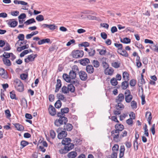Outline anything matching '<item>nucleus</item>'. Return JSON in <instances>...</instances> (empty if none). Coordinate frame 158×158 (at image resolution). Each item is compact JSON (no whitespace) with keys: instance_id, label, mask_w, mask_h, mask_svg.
<instances>
[{"instance_id":"obj_1","label":"nucleus","mask_w":158,"mask_h":158,"mask_svg":"<svg viewBox=\"0 0 158 158\" xmlns=\"http://www.w3.org/2000/svg\"><path fill=\"white\" fill-rule=\"evenodd\" d=\"M71 141V139L69 138H66L62 140L61 143L63 145H64V146L63 148L60 150V153L66 154L74 148V145L73 143H70Z\"/></svg>"},{"instance_id":"obj_2","label":"nucleus","mask_w":158,"mask_h":158,"mask_svg":"<svg viewBox=\"0 0 158 158\" xmlns=\"http://www.w3.org/2000/svg\"><path fill=\"white\" fill-rule=\"evenodd\" d=\"M57 116L59 118L55 121L54 123L56 126L60 127L62 125L65 124L67 122L68 119L64 116L60 115V116H58L57 114Z\"/></svg>"},{"instance_id":"obj_3","label":"nucleus","mask_w":158,"mask_h":158,"mask_svg":"<svg viewBox=\"0 0 158 158\" xmlns=\"http://www.w3.org/2000/svg\"><path fill=\"white\" fill-rule=\"evenodd\" d=\"M14 85L16 90L19 92L24 90V85L21 81L19 79H16L14 81Z\"/></svg>"},{"instance_id":"obj_4","label":"nucleus","mask_w":158,"mask_h":158,"mask_svg":"<svg viewBox=\"0 0 158 158\" xmlns=\"http://www.w3.org/2000/svg\"><path fill=\"white\" fill-rule=\"evenodd\" d=\"M79 71L78 66L76 65H74L70 71L69 75L71 79H75L76 77V72Z\"/></svg>"},{"instance_id":"obj_5","label":"nucleus","mask_w":158,"mask_h":158,"mask_svg":"<svg viewBox=\"0 0 158 158\" xmlns=\"http://www.w3.org/2000/svg\"><path fill=\"white\" fill-rule=\"evenodd\" d=\"M84 54L83 51L77 50L73 51L72 52V55L73 58H77L82 57Z\"/></svg>"},{"instance_id":"obj_6","label":"nucleus","mask_w":158,"mask_h":158,"mask_svg":"<svg viewBox=\"0 0 158 158\" xmlns=\"http://www.w3.org/2000/svg\"><path fill=\"white\" fill-rule=\"evenodd\" d=\"M111 136L113 139L116 142L118 141V139L119 136V132L116 129H114L111 132Z\"/></svg>"},{"instance_id":"obj_7","label":"nucleus","mask_w":158,"mask_h":158,"mask_svg":"<svg viewBox=\"0 0 158 158\" xmlns=\"http://www.w3.org/2000/svg\"><path fill=\"white\" fill-rule=\"evenodd\" d=\"M79 74L80 79L82 81H85L87 78V73L84 71H81L79 72Z\"/></svg>"},{"instance_id":"obj_8","label":"nucleus","mask_w":158,"mask_h":158,"mask_svg":"<svg viewBox=\"0 0 158 158\" xmlns=\"http://www.w3.org/2000/svg\"><path fill=\"white\" fill-rule=\"evenodd\" d=\"M69 111V109L68 107H65L61 109L60 112H58L57 114L58 116H60V115L65 116L64 114L67 113Z\"/></svg>"},{"instance_id":"obj_9","label":"nucleus","mask_w":158,"mask_h":158,"mask_svg":"<svg viewBox=\"0 0 158 158\" xmlns=\"http://www.w3.org/2000/svg\"><path fill=\"white\" fill-rule=\"evenodd\" d=\"M135 136V139L134 141V146L135 150H137L138 148L137 139L139 138V135L138 133V132L137 131H136Z\"/></svg>"},{"instance_id":"obj_10","label":"nucleus","mask_w":158,"mask_h":158,"mask_svg":"<svg viewBox=\"0 0 158 158\" xmlns=\"http://www.w3.org/2000/svg\"><path fill=\"white\" fill-rule=\"evenodd\" d=\"M48 111L49 114L52 116H54L56 114V109L51 105L49 106Z\"/></svg>"},{"instance_id":"obj_11","label":"nucleus","mask_w":158,"mask_h":158,"mask_svg":"<svg viewBox=\"0 0 158 158\" xmlns=\"http://www.w3.org/2000/svg\"><path fill=\"white\" fill-rule=\"evenodd\" d=\"M145 82L144 79L143 78V73L141 74V78L138 81V85L139 87H140L141 89L142 90V91H143V84H145Z\"/></svg>"},{"instance_id":"obj_12","label":"nucleus","mask_w":158,"mask_h":158,"mask_svg":"<svg viewBox=\"0 0 158 158\" xmlns=\"http://www.w3.org/2000/svg\"><path fill=\"white\" fill-rule=\"evenodd\" d=\"M86 72L89 74H91L94 71V69L93 65L91 64L88 65L86 67Z\"/></svg>"},{"instance_id":"obj_13","label":"nucleus","mask_w":158,"mask_h":158,"mask_svg":"<svg viewBox=\"0 0 158 158\" xmlns=\"http://www.w3.org/2000/svg\"><path fill=\"white\" fill-rule=\"evenodd\" d=\"M67 135V132L64 131H62L60 132H59L57 136V137L59 139H61L66 137Z\"/></svg>"},{"instance_id":"obj_14","label":"nucleus","mask_w":158,"mask_h":158,"mask_svg":"<svg viewBox=\"0 0 158 158\" xmlns=\"http://www.w3.org/2000/svg\"><path fill=\"white\" fill-rule=\"evenodd\" d=\"M61 81L60 79H58L57 80V83L56 86V89L55 90V93L58 92L61 86Z\"/></svg>"},{"instance_id":"obj_15","label":"nucleus","mask_w":158,"mask_h":158,"mask_svg":"<svg viewBox=\"0 0 158 158\" xmlns=\"http://www.w3.org/2000/svg\"><path fill=\"white\" fill-rule=\"evenodd\" d=\"M124 99V96L123 94L121 93L118 94L115 99V102L118 103V102H123Z\"/></svg>"},{"instance_id":"obj_16","label":"nucleus","mask_w":158,"mask_h":158,"mask_svg":"<svg viewBox=\"0 0 158 158\" xmlns=\"http://www.w3.org/2000/svg\"><path fill=\"white\" fill-rule=\"evenodd\" d=\"M14 20V19H10L8 23V25L11 27H15L17 26L18 24V22L17 21L12 20Z\"/></svg>"},{"instance_id":"obj_17","label":"nucleus","mask_w":158,"mask_h":158,"mask_svg":"<svg viewBox=\"0 0 158 158\" xmlns=\"http://www.w3.org/2000/svg\"><path fill=\"white\" fill-rule=\"evenodd\" d=\"M64 126V130L65 131H71L73 129V126L70 123L65 124Z\"/></svg>"},{"instance_id":"obj_18","label":"nucleus","mask_w":158,"mask_h":158,"mask_svg":"<svg viewBox=\"0 0 158 158\" xmlns=\"http://www.w3.org/2000/svg\"><path fill=\"white\" fill-rule=\"evenodd\" d=\"M89 63V60L87 58H85L81 59L80 60V64L83 65H86L87 64Z\"/></svg>"},{"instance_id":"obj_19","label":"nucleus","mask_w":158,"mask_h":158,"mask_svg":"<svg viewBox=\"0 0 158 158\" xmlns=\"http://www.w3.org/2000/svg\"><path fill=\"white\" fill-rule=\"evenodd\" d=\"M118 53L121 55L125 57H128L129 56L128 53L126 51L122 48V50L118 51Z\"/></svg>"},{"instance_id":"obj_20","label":"nucleus","mask_w":158,"mask_h":158,"mask_svg":"<svg viewBox=\"0 0 158 158\" xmlns=\"http://www.w3.org/2000/svg\"><path fill=\"white\" fill-rule=\"evenodd\" d=\"M115 128L116 130L120 132L124 129V127L122 124L117 123L115 126Z\"/></svg>"},{"instance_id":"obj_21","label":"nucleus","mask_w":158,"mask_h":158,"mask_svg":"<svg viewBox=\"0 0 158 158\" xmlns=\"http://www.w3.org/2000/svg\"><path fill=\"white\" fill-rule=\"evenodd\" d=\"M121 86L123 89H126L129 86V83L128 81H126L123 82L121 84Z\"/></svg>"},{"instance_id":"obj_22","label":"nucleus","mask_w":158,"mask_h":158,"mask_svg":"<svg viewBox=\"0 0 158 158\" xmlns=\"http://www.w3.org/2000/svg\"><path fill=\"white\" fill-rule=\"evenodd\" d=\"M125 150V149L124 146H121L120 147V153L119 155V158H121L123 157L124 155Z\"/></svg>"},{"instance_id":"obj_23","label":"nucleus","mask_w":158,"mask_h":158,"mask_svg":"<svg viewBox=\"0 0 158 158\" xmlns=\"http://www.w3.org/2000/svg\"><path fill=\"white\" fill-rule=\"evenodd\" d=\"M63 79L67 82H71V79L69 76L66 73H64L62 76Z\"/></svg>"},{"instance_id":"obj_24","label":"nucleus","mask_w":158,"mask_h":158,"mask_svg":"<svg viewBox=\"0 0 158 158\" xmlns=\"http://www.w3.org/2000/svg\"><path fill=\"white\" fill-rule=\"evenodd\" d=\"M14 125L17 129L18 131H22L24 129L23 126L19 123H15Z\"/></svg>"},{"instance_id":"obj_25","label":"nucleus","mask_w":158,"mask_h":158,"mask_svg":"<svg viewBox=\"0 0 158 158\" xmlns=\"http://www.w3.org/2000/svg\"><path fill=\"white\" fill-rule=\"evenodd\" d=\"M50 41V40L49 39L46 38L43 39L39 41L38 42V44L39 45H40L45 43H49Z\"/></svg>"},{"instance_id":"obj_26","label":"nucleus","mask_w":158,"mask_h":158,"mask_svg":"<svg viewBox=\"0 0 158 158\" xmlns=\"http://www.w3.org/2000/svg\"><path fill=\"white\" fill-rule=\"evenodd\" d=\"M114 70L112 68H107L105 69V73L106 75H111L113 74Z\"/></svg>"},{"instance_id":"obj_27","label":"nucleus","mask_w":158,"mask_h":158,"mask_svg":"<svg viewBox=\"0 0 158 158\" xmlns=\"http://www.w3.org/2000/svg\"><path fill=\"white\" fill-rule=\"evenodd\" d=\"M57 97L58 99V100L63 101L64 102H65L66 101V98L63 95L60 94H57Z\"/></svg>"},{"instance_id":"obj_28","label":"nucleus","mask_w":158,"mask_h":158,"mask_svg":"<svg viewBox=\"0 0 158 158\" xmlns=\"http://www.w3.org/2000/svg\"><path fill=\"white\" fill-rule=\"evenodd\" d=\"M123 78L124 81H128L129 80V76L128 73L127 72H124L123 74Z\"/></svg>"},{"instance_id":"obj_29","label":"nucleus","mask_w":158,"mask_h":158,"mask_svg":"<svg viewBox=\"0 0 158 158\" xmlns=\"http://www.w3.org/2000/svg\"><path fill=\"white\" fill-rule=\"evenodd\" d=\"M2 60L4 64L6 65L10 66L11 65V63L10 60L6 58H2Z\"/></svg>"},{"instance_id":"obj_30","label":"nucleus","mask_w":158,"mask_h":158,"mask_svg":"<svg viewBox=\"0 0 158 158\" xmlns=\"http://www.w3.org/2000/svg\"><path fill=\"white\" fill-rule=\"evenodd\" d=\"M118 105H116L115 107L117 110H121L122 109H123L124 106V105L121 103V102H118Z\"/></svg>"},{"instance_id":"obj_31","label":"nucleus","mask_w":158,"mask_h":158,"mask_svg":"<svg viewBox=\"0 0 158 158\" xmlns=\"http://www.w3.org/2000/svg\"><path fill=\"white\" fill-rule=\"evenodd\" d=\"M0 75L2 76V77L6 78L7 77V76L5 73V70L2 68H0Z\"/></svg>"},{"instance_id":"obj_32","label":"nucleus","mask_w":158,"mask_h":158,"mask_svg":"<svg viewBox=\"0 0 158 158\" xmlns=\"http://www.w3.org/2000/svg\"><path fill=\"white\" fill-rule=\"evenodd\" d=\"M120 41L121 42L126 44H128L131 43V40L128 38L125 37L123 39H121Z\"/></svg>"},{"instance_id":"obj_33","label":"nucleus","mask_w":158,"mask_h":158,"mask_svg":"<svg viewBox=\"0 0 158 158\" xmlns=\"http://www.w3.org/2000/svg\"><path fill=\"white\" fill-rule=\"evenodd\" d=\"M77 156V153L75 152H72L68 154V156L69 158H74Z\"/></svg>"},{"instance_id":"obj_34","label":"nucleus","mask_w":158,"mask_h":158,"mask_svg":"<svg viewBox=\"0 0 158 158\" xmlns=\"http://www.w3.org/2000/svg\"><path fill=\"white\" fill-rule=\"evenodd\" d=\"M14 3L15 4H21L22 5H27L28 4L27 3L23 1H19L17 0H15L14 1Z\"/></svg>"},{"instance_id":"obj_35","label":"nucleus","mask_w":158,"mask_h":158,"mask_svg":"<svg viewBox=\"0 0 158 158\" xmlns=\"http://www.w3.org/2000/svg\"><path fill=\"white\" fill-rule=\"evenodd\" d=\"M22 105L24 108H27V102L26 99L24 98L22 99L21 101Z\"/></svg>"},{"instance_id":"obj_36","label":"nucleus","mask_w":158,"mask_h":158,"mask_svg":"<svg viewBox=\"0 0 158 158\" xmlns=\"http://www.w3.org/2000/svg\"><path fill=\"white\" fill-rule=\"evenodd\" d=\"M61 90L62 93L64 94H67L69 93L68 86L67 87L65 86H63L61 89Z\"/></svg>"},{"instance_id":"obj_37","label":"nucleus","mask_w":158,"mask_h":158,"mask_svg":"<svg viewBox=\"0 0 158 158\" xmlns=\"http://www.w3.org/2000/svg\"><path fill=\"white\" fill-rule=\"evenodd\" d=\"M91 63L95 68H97L99 66V62L97 60H94L92 61Z\"/></svg>"},{"instance_id":"obj_38","label":"nucleus","mask_w":158,"mask_h":158,"mask_svg":"<svg viewBox=\"0 0 158 158\" xmlns=\"http://www.w3.org/2000/svg\"><path fill=\"white\" fill-rule=\"evenodd\" d=\"M68 90L71 93L74 92L75 91V88L72 84H69L68 85Z\"/></svg>"},{"instance_id":"obj_39","label":"nucleus","mask_w":158,"mask_h":158,"mask_svg":"<svg viewBox=\"0 0 158 158\" xmlns=\"http://www.w3.org/2000/svg\"><path fill=\"white\" fill-rule=\"evenodd\" d=\"M35 21L34 18H31L29 19L24 22V24H26L27 25H28L30 24L35 23Z\"/></svg>"},{"instance_id":"obj_40","label":"nucleus","mask_w":158,"mask_h":158,"mask_svg":"<svg viewBox=\"0 0 158 158\" xmlns=\"http://www.w3.org/2000/svg\"><path fill=\"white\" fill-rule=\"evenodd\" d=\"M110 83L112 85L115 86L117 85L118 82L117 80L115 78L113 77L111 79Z\"/></svg>"},{"instance_id":"obj_41","label":"nucleus","mask_w":158,"mask_h":158,"mask_svg":"<svg viewBox=\"0 0 158 158\" xmlns=\"http://www.w3.org/2000/svg\"><path fill=\"white\" fill-rule=\"evenodd\" d=\"M37 56V55L35 54L34 55V54H32L31 55H30L28 56L27 57L28 58V59H29L30 61H34V60L35 58Z\"/></svg>"},{"instance_id":"obj_42","label":"nucleus","mask_w":158,"mask_h":158,"mask_svg":"<svg viewBox=\"0 0 158 158\" xmlns=\"http://www.w3.org/2000/svg\"><path fill=\"white\" fill-rule=\"evenodd\" d=\"M119 150V146L117 144H115L114 145V146L112 148V150L113 152H117Z\"/></svg>"},{"instance_id":"obj_43","label":"nucleus","mask_w":158,"mask_h":158,"mask_svg":"<svg viewBox=\"0 0 158 158\" xmlns=\"http://www.w3.org/2000/svg\"><path fill=\"white\" fill-rule=\"evenodd\" d=\"M95 50L93 48H90L89 49L88 54L89 56H93L95 54Z\"/></svg>"},{"instance_id":"obj_44","label":"nucleus","mask_w":158,"mask_h":158,"mask_svg":"<svg viewBox=\"0 0 158 158\" xmlns=\"http://www.w3.org/2000/svg\"><path fill=\"white\" fill-rule=\"evenodd\" d=\"M62 103L60 101L58 100L55 104V106L56 108H60L61 106Z\"/></svg>"},{"instance_id":"obj_45","label":"nucleus","mask_w":158,"mask_h":158,"mask_svg":"<svg viewBox=\"0 0 158 158\" xmlns=\"http://www.w3.org/2000/svg\"><path fill=\"white\" fill-rule=\"evenodd\" d=\"M11 49L10 45L9 43H6L5 44V46L3 48L4 51H9Z\"/></svg>"},{"instance_id":"obj_46","label":"nucleus","mask_w":158,"mask_h":158,"mask_svg":"<svg viewBox=\"0 0 158 158\" xmlns=\"http://www.w3.org/2000/svg\"><path fill=\"white\" fill-rule=\"evenodd\" d=\"M29 144V143L25 140H22L20 144L22 146V147H20L21 148H23L27 145Z\"/></svg>"},{"instance_id":"obj_47","label":"nucleus","mask_w":158,"mask_h":158,"mask_svg":"<svg viewBox=\"0 0 158 158\" xmlns=\"http://www.w3.org/2000/svg\"><path fill=\"white\" fill-rule=\"evenodd\" d=\"M71 84H72L73 86L75 85L76 86H77L79 85V82L78 80H72L71 81V82H70Z\"/></svg>"},{"instance_id":"obj_48","label":"nucleus","mask_w":158,"mask_h":158,"mask_svg":"<svg viewBox=\"0 0 158 158\" xmlns=\"http://www.w3.org/2000/svg\"><path fill=\"white\" fill-rule=\"evenodd\" d=\"M82 142L81 140L80 139L76 138L73 140V143L75 145H80Z\"/></svg>"},{"instance_id":"obj_49","label":"nucleus","mask_w":158,"mask_h":158,"mask_svg":"<svg viewBox=\"0 0 158 158\" xmlns=\"http://www.w3.org/2000/svg\"><path fill=\"white\" fill-rule=\"evenodd\" d=\"M36 19L38 21L40 22L44 20V16L42 15H39L37 16L36 18Z\"/></svg>"},{"instance_id":"obj_50","label":"nucleus","mask_w":158,"mask_h":158,"mask_svg":"<svg viewBox=\"0 0 158 158\" xmlns=\"http://www.w3.org/2000/svg\"><path fill=\"white\" fill-rule=\"evenodd\" d=\"M114 46L118 48V51L122 50L123 48V45L122 44H114Z\"/></svg>"},{"instance_id":"obj_51","label":"nucleus","mask_w":158,"mask_h":158,"mask_svg":"<svg viewBox=\"0 0 158 158\" xmlns=\"http://www.w3.org/2000/svg\"><path fill=\"white\" fill-rule=\"evenodd\" d=\"M89 43L87 42H82L81 44H78V46L79 47H88L89 46Z\"/></svg>"},{"instance_id":"obj_52","label":"nucleus","mask_w":158,"mask_h":158,"mask_svg":"<svg viewBox=\"0 0 158 158\" xmlns=\"http://www.w3.org/2000/svg\"><path fill=\"white\" fill-rule=\"evenodd\" d=\"M10 53H8L6 52H4V54H3L1 56V57L2 56L4 57L3 58H6L8 59L10 57Z\"/></svg>"},{"instance_id":"obj_53","label":"nucleus","mask_w":158,"mask_h":158,"mask_svg":"<svg viewBox=\"0 0 158 158\" xmlns=\"http://www.w3.org/2000/svg\"><path fill=\"white\" fill-rule=\"evenodd\" d=\"M131 106L133 109H135L137 107L136 102L135 101H132L131 102Z\"/></svg>"},{"instance_id":"obj_54","label":"nucleus","mask_w":158,"mask_h":158,"mask_svg":"<svg viewBox=\"0 0 158 158\" xmlns=\"http://www.w3.org/2000/svg\"><path fill=\"white\" fill-rule=\"evenodd\" d=\"M50 134L51 137L52 139H54L56 136V133L53 130L50 131Z\"/></svg>"},{"instance_id":"obj_55","label":"nucleus","mask_w":158,"mask_h":158,"mask_svg":"<svg viewBox=\"0 0 158 158\" xmlns=\"http://www.w3.org/2000/svg\"><path fill=\"white\" fill-rule=\"evenodd\" d=\"M124 94L126 99H127V97H128V96H129L130 95H132L131 94V92L129 89H126L125 90L124 93Z\"/></svg>"},{"instance_id":"obj_56","label":"nucleus","mask_w":158,"mask_h":158,"mask_svg":"<svg viewBox=\"0 0 158 158\" xmlns=\"http://www.w3.org/2000/svg\"><path fill=\"white\" fill-rule=\"evenodd\" d=\"M97 51H99V54L101 55H104L106 53V50L103 49L100 50V49H97Z\"/></svg>"},{"instance_id":"obj_57","label":"nucleus","mask_w":158,"mask_h":158,"mask_svg":"<svg viewBox=\"0 0 158 158\" xmlns=\"http://www.w3.org/2000/svg\"><path fill=\"white\" fill-rule=\"evenodd\" d=\"M17 38L19 39V40L17 42H18L19 40L23 41L24 40V35L23 34H20L18 35Z\"/></svg>"},{"instance_id":"obj_58","label":"nucleus","mask_w":158,"mask_h":158,"mask_svg":"<svg viewBox=\"0 0 158 158\" xmlns=\"http://www.w3.org/2000/svg\"><path fill=\"white\" fill-rule=\"evenodd\" d=\"M132 98L133 97L132 95H130L129 96H128V97H127V99H126V97H125V101L129 103L131 102Z\"/></svg>"},{"instance_id":"obj_59","label":"nucleus","mask_w":158,"mask_h":158,"mask_svg":"<svg viewBox=\"0 0 158 158\" xmlns=\"http://www.w3.org/2000/svg\"><path fill=\"white\" fill-rule=\"evenodd\" d=\"M112 66L115 68H118L119 67V64L115 62L112 64Z\"/></svg>"},{"instance_id":"obj_60","label":"nucleus","mask_w":158,"mask_h":158,"mask_svg":"<svg viewBox=\"0 0 158 158\" xmlns=\"http://www.w3.org/2000/svg\"><path fill=\"white\" fill-rule=\"evenodd\" d=\"M136 83V81L134 79H132L130 81V85L131 86H135Z\"/></svg>"},{"instance_id":"obj_61","label":"nucleus","mask_w":158,"mask_h":158,"mask_svg":"<svg viewBox=\"0 0 158 158\" xmlns=\"http://www.w3.org/2000/svg\"><path fill=\"white\" fill-rule=\"evenodd\" d=\"M75 41L74 39L70 40L67 43L66 46H69L72 44H75Z\"/></svg>"},{"instance_id":"obj_62","label":"nucleus","mask_w":158,"mask_h":158,"mask_svg":"<svg viewBox=\"0 0 158 158\" xmlns=\"http://www.w3.org/2000/svg\"><path fill=\"white\" fill-rule=\"evenodd\" d=\"M5 114L6 117L8 118L11 116V114H10V111L9 110H6L5 111Z\"/></svg>"},{"instance_id":"obj_63","label":"nucleus","mask_w":158,"mask_h":158,"mask_svg":"<svg viewBox=\"0 0 158 158\" xmlns=\"http://www.w3.org/2000/svg\"><path fill=\"white\" fill-rule=\"evenodd\" d=\"M102 64L103 68H105V69H106L109 68V65L106 62L103 61H102Z\"/></svg>"},{"instance_id":"obj_64","label":"nucleus","mask_w":158,"mask_h":158,"mask_svg":"<svg viewBox=\"0 0 158 158\" xmlns=\"http://www.w3.org/2000/svg\"><path fill=\"white\" fill-rule=\"evenodd\" d=\"M126 123L129 125H131L133 124V121L132 120V119L130 118L126 120Z\"/></svg>"}]
</instances>
